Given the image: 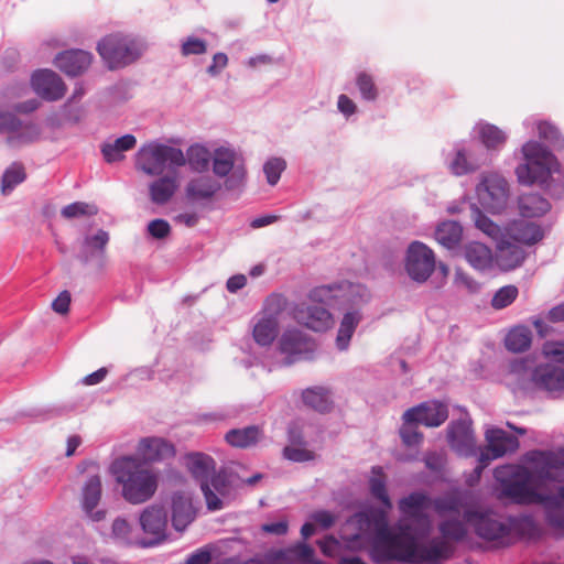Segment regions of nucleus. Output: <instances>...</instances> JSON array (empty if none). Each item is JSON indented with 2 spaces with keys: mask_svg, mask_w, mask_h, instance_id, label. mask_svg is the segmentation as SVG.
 Instances as JSON below:
<instances>
[{
  "mask_svg": "<svg viewBox=\"0 0 564 564\" xmlns=\"http://www.w3.org/2000/svg\"><path fill=\"white\" fill-rule=\"evenodd\" d=\"M368 521L376 527V541L372 557L379 562L399 560L415 563L417 555L416 539L408 525L400 523L399 530L392 533L388 527L387 514L383 510L370 512Z\"/></svg>",
  "mask_w": 564,
  "mask_h": 564,
  "instance_id": "obj_1",
  "label": "nucleus"
},
{
  "mask_svg": "<svg viewBox=\"0 0 564 564\" xmlns=\"http://www.w3.org/2000/svg\"><path fill=\"white\" fill-rule=\"evenodd\" d=\"M116 481L122 486V497L132 505L150 500L158 489V475L141 459L132 456L117 458L111 464Z\"/></svg>",
  "mask_w": 564,
  "mask_h": 564,
  "instance_id": "obj_2",
  "label": "nucleus"
},
{
  "mask_svg": "<svg viewBox=\"0 0 564 564\" xmlns=\"http://www.w3.org/2000/svg\"><path fill=\"white\" fill-rule=\"evenodd\" d=\"M525 163L516 169L518 182L522 185L543 184L551 175L554 155L536 141H529L522 147Z\"/></svg>",
  "mask_w": 564,
  "mask_h": 564,
  "instance_id": "obj_3",
  "label": "nucleus"
},
{
  "mask_svg": "<svg viewBox=\"0 0 564 564\" xmlns=\"http://www.w3.org/2000/svg\"><path fill=\"white\" fill-rule=\"evenodd\" d=\"M186 163L181 149L150 142L142 145L135 155V165L148 175H160L167 167H178Z\"/></svg>",
  "mask_w": 564,
  "mask_h": 564,
  "instance_id": "obj_4",
  "label": "nucleus"
},
{
  "mask_svg": "<svg viewBox=\"0 0 564 564\" xmlns=\"http://www.w3.org/2000/svg\"><path fill=\"white\" fill-rule=\"evenodd\" d=\"M465 520L475 529L476 534L496 546H508L516 541L513 525L494 512L465 511Z\"/></svg>",
  "mask_w": 564,
  "mask_h": 564,
  "instance_id": "obj_5",
  "label": "nucleus"
},
{
  "mask_svg": "<svg viewBox=\"0 0 564 564\" xmlns=\"http://www.w3.org/2000/svg\"><path fill=\"white\" fill-rule=\"evenodd\" d=\"M516 467L502 466L495 469V478L501 482L502 496L510 498L517 503H541L543 506L556 505L557 498L552 495H543L536 492L529 484V477L514 480H506V476L516 475Z\"/></svg>",
  "mask_w": 564,
  "mask_h": 564,
  "instance_id": "obj_6",
  "label": "nucleus"
},
{
  "mask_svg": "<svg viewBox=\"0 0 564 564\" xmlns=\"http://www.w3.org/2000/svg\"><path fill=\"white\" fill-rule=\"evenodd\" d=\"M97 51L108 68L117 69L138 59L142 47L137 41L128 36L110 34L98 43Z\"/></svg>",
  "mask_w": 564,
  "mask_h": 564,
  "instance_id": "obj_7",
  "label": "nucleus"
},
{
  "mask_svg": "<svg viewBox=\"0 0 564 564\" xmlns=\"http://www.w3.org/2000/svg\"><path fill=\"white\" fill-rule=\"evenodd\" d=\"M285 305L286 300L280 294H271L267 297L261 316L252 329V337L258 345L267 347L274 341L279 332V315Z\"/></svg>",
  "mask_w": 564,
  "mask_h": 564,
  "instance_id": "obj_8",
  "label": "nucleus"
},
{
  "mask_svg": "<svg viewBox=\"0 0 564 564\" xmlns=\"http://www.w3.org/2000/svg\"><path fill=\"white\" fill-rule=\"evenodd\" d=\"M480 205L490 213L499 214L506 209L509 200V185L498 173H484L476 187Z\"/></svg>",
  "mask_w": 564,
  "mask_h": 564,
  "instance_id": "obj_9",
  "label": "nucleus"
},
{
  "mask_svg": "<svg viewBox=\"0 0 564 564\" xmlns=\"http://www.w3.org/2000/svg\"><path fill=\"white\" fill-rule=\"evenodd\" d=\"M527 460L532 464L534 475L545 481L564 484V447L554 451H532Z\"/></svg>",
  "mask_w": 564,
  "mask_h": 564,
  "instance_id": "obj_10",
  "label": "nucleus"
},
{
  "mask_svg": "<svg viewBox=\"0 0 564 564\" xmlns=\"http://www.w3.org/2000/svg\"><path fill=\"white\" fill-rule=\"evenodd\" d=\"M139 522L148 541L141 543L142 546H153L166 540L167 534V512L161 505H151L147 507L139 517Z\"/></svg>",
  "mask_w": 564,
  "mask_h": 564,
  "instance_id": "obj_11",
  "label": "nucleus"
},
{
  "mask_svg": "<svg viewBox=\"0 0 564 564\" xmlns=\"http://www.w3.org/2000/svg\"><path fill=\"white\" fill-rule=\"evenodd\" d=\"M280 351L286 356L285 364L312 359L316 345L299 329H286L279 340Z\"/></svg>",
  "mask_w": 564,
  "mask_h": 564,
  "instance_id": "obj_12",
  "label": "nucleus"
},
{
  "mask_svg": "<svg viewBox=\"0 0 564 564\" xmlns=\"http://www.w3.org/2000/svg\"><path fill=\"white\" fill-rule=\"evenodd\" d=\"M405 269L416 282H425L435 270L433 251L422 242H412L406 252Z\"/></svg>",
  "mask_w": 564,
  "mask_h": 564,
  "instance_id": "obj_13",
  "label": "nucleus"
},
{
  "mask_svg": "<svg viewBox=\"0 0 564 564\" xmlns=\"http://www.w3.org/2000/svg\"><path fill=\"white\" fill-rule=\"evenodd\" d=\"M448 417L447 405L440 401H426L408 409L403 413L405 424H422L427 427H437Z\"/></svg>",
  "mask_w": 564,
  "mask_h": 564,
  "instance_id": "obj_14",
  "label": "nucleus"
},
{
  "mask_svg": "<svg viewBox=\"0 0 564 564\" xmlns=\"http://www.w3.org/2000/svg\"><path fill=\"white\" fill-rule=\"evenodd\" d=\"M0 131L8 133V143L19 147L35 141L40 135V129L33 123H22L14 115L0 113Z\"/></svg>",
  "mask_w": 564,
  "mask_h": 564,
  "instance_id": "obj_15",
  "label": "nucleus"
},
{
  "mask_svg": "<svg viewBox=\"0 0 564 564\" xmlns=\"http://www.w3.org/2000/svg\"><path fill=\"white\" fill-rule=\"evenodd\" d=\"M236 164V154L234 151L228 149H217L214 154L213 171L219 176H227L231 171V176L226 181L228 188H235L239 186L246 175L243 166Z\"/></svg>",
  "mask_w": 564,
  "mask_h": 564,
  "instance_id": "obj_16",
  "label": "nucleus"
},
{
  "mask_svg": "<svg viewBox=\"0 0 564 564\" xmlns=\"http://www.w3.org/2000/svg\"><path fill=\"white\" fill-rule=\"evenodd\" d=\"M31 84L35 93L46 100H58L64 97L66 87L62 78L53 70H37L32 75Z\"/></svg>",
  "mask_w": 564,
  "mask_h": 564,
  "instance_id": "obj_17",
  "label": "nucleus"
},
{
  "mask_svg": "<svg viewBox=\"0 0 564 564\" xmlns=\"http://www.w3.org/2000/svg\"><path fill=\"white\" fill-rule=\"evenodd\" d=\"M137 452L142 459L141 462L147 465V463H155L174 457L175 447L162 437L152 436L140 440Z\"/></svg>",
  "mask_w": 564,
  "mask_h": 564,
  "instance_id": "obj_18",
  "label": "nucleus"
},
{
  "mask_svg": "<svg viewBox=\"0 0 564 564\" xmlns=\"http://www.w3.org/2000/svg\"><path fill=\"white\" fill-rule=\"evenodd\" d=\"M294 318L315 332H324L334 324L332 314L322 306L299 305L294 310Z\"/></svg>",
  "mask_w": 564,
  "mask_h": 564,
  "instance_id": "obj_19",
  "label": "nucleus"
},
{
  "mask_svg": "<svg viewBox=\"0 0 564 564\" xmlns=\"http://www.w3.org/2000/svg\"><path fill=\"white\" fill-rule=\"evenodd\" d=\"M536 368L534 360L520 358L510 362L509 384L514 390H531L535 386Z\"/></svg>",
  "mask_w": 564,
  "mask_h": 564,
  "instance_id": "obj_20",
  "label": "nucleus"
},
{
  "mask_svg": "<svg viewBox=\"0 0 564 564\" xmlns=\"http://www.w3.org/2000/svg\"><path fill=\"white\" fill-rule=\"evenodd\" d=\"M101 494L100 477L98 475L90 476L82 489V508L87 517L95 522H99L106 518V510L95 511V508L101 499Z\"/></svg>",
  "mask_w": 564,
  "mask_h": 564,
  "instance_id": "obj_21",
  "label": "nucleus"
},
{
  "mask_svg": "<svg viewBox=\"0 0 564 564\" xmlns=\"http://www.w3.org/2000/svg\"><path fill=\"white\" fill-rule=\"evenodd\" d=\"M196 518V511L192 503V497L183 491L172 496V525L183 532Z\"/></svg>",
  "mask_w": 564,
  "mask_h": 564,
  "instance_id": "obj_22",
  "label": "nucleus"
},
{
  "mask_svg": "<svg viewBox=\"0 0 564 564\" xmlns=\"http://www.w3.org/2000/svg\"><path fill=\"white\" fill-rule=\"evenodd\" d=\"M93 55L83 50H69L55 57V65L69 76H78L88 69Z\"/></svg>",
  "mask_w": 564,
  "mask_h": 564,
  "instance_id": "obj_23",
  "label": "nucleus"
},
{
  "mask_svg": "<svg viewBox=\"0 0 564 564\" xmlns=\"http://www.w3.org/2000/svg\"><path fill=\"white\" fill-rule=\"evenodd\" d=\"M454 547L443 538H435L425 545H417L415 564H436L452 556Z\"/></svg>",
  "mask_w": 564,
  "mask_h": 564,
  "instance_id": "obj_24",
  "label": "nucleus"
},
{
  "mask_svg": "<svg viewBox=\"0 0 564 564\" xmlns=\"http://www.w3.org/2000/svg\"><path fill=\"white\" fill-rule=\"evenodd\" d=\"M525 259L524 250L518 245L501 240L497 246L496 263L503 271L513 270L522 264Z\"/></svg>",
  "mask_w": 564,
  "mask_h": 564,
  "instance_id": "obj_25",
  "label": "nucleus"
},
{
  "mask_svg": "<svg viewBox=\"0 0 564 564\" xmlns=\"http://www.w3.org/2000/svg\"><path fill=\"white\" fill-rule=\"evenodd\" d=\"M534 388L549 392L564 390V369L554 365H541L536 368Z\"/></svg>",
  "mask_w": 564,
  "mask_h": 564,
  "instance_id": "obj_26",
  "label": "nucleus"
},
{
  "mask_svg": "<svg viewBox=\"0 0 564 564\" xmlns=\"http://www.w3.org/2000/svg\"><path fill=\"white\" fill-rule=\"evenodd\" d=\"M487 446L494 452V457H502L507 453L518 449L519 441L516 436L508 434L503 430L496 429L487 432Z\"/></svg>",
  "mask_w": 564,
  "mask_h": 564,
  "instance_id": "obj_27",
  "label": "nucleus"
},
{
  "mask_svg": "<svg viewBox=\"0 0 564 564\" xmlns=\"http://www.w3.org/2000/svg\"><path fill=\"white\" fill-rule=\"evenodd\" d=\"M465 259L476 270L485 271L491 268L494 256L491 250L484 243L473 241L465 246Z\"/></svg>",
  "mask_w": 564,
  "mask_h": 564,
  "instance_id": "obj_28",
  "label": "nucleus"
},
{
  "mask_svg": "<svg viewBox=\"0 0 564 564\" xmlns=\"http://www.w3.org/2000/svg\"><path fill=\"white\" fill-rule=\"evenodd\" d=\"M108 242L109 234L102 229H99L93 236L85 237L82 247V262L87 263L96 256L104 258Z\"/></svg>",
  "mask_w": 564,
  "mask_h": 564,
  "instance_id": "obj_29",
  "label": "nucleus"
},
{
  "mask_svg": "<svg viewBox=\"0 0 564 564\" xmlns=\"http://www.w3.org/2000/svg\"><path fill=\"white\" fill-rule=\"evenodd\" d=\"M519 210L523 217H541L551 209L546 198L536 193L523 194L519 197Z\"/></svg>",
  "mask_w": 564,
  "mask_h": 564,
  "instance_id": "obj_30",
  "label": "nucleus"
},
{
  "mask_svg": "<svg viewBox=\"0 0 564 564\" xmlns=\"http://www.w3.org/2000/svg\"><path fill=\"white\" fill-rule=\"evenodd\" d=\"M137 144V139L132 134H124L113 142H107L101 145V153L107 163L118 162L124 159L123 152L132 150Z\"/></svg>",
  "mask_w": 564,
  "mask_h": 564,
  "instance_id": "obj_31",
  "label": "nucleus"
},
{
  "mask_svg": "<svg viewBox=\"0 0 564 564\" xmlns=\"http://www.w3.org/2000/svg\"><path fill=\"white\" fill-rule=\"evenodd\" d=\"M262 437V431L256 426L243 429H232L226 433L225 440L228 444L237 448H247L256 445Z\"/></svg>",
  "mask_w": 564,
  "mask_h": 564,
  "instance_id": "obj_32",
  "label": "nucleus"
},
{
  "mask_svg": "<svg viewBox=\"0 0 564 564\" xmlns=\"http://www.w3.org/2000/svg\"><path fill=\"white\" fill-rule=\"evenodd\" d=\"M429 507V498L422 492H413L399 501V509L402 514L409 518H415L427 523V518L423 514Z\"/></svg>",
  "mask_w": 564,
  "mask_h": 564,
  "instance_id": "obj_33",
  "label": "nucleus"
},
{
  "mask_svg": "<svg viewBox=\"0 0 564 564\" xmlns=\"http://www.w3.org/2000/svg\"><path fill=\"white\" fill-rule=\"evenodd\" d=\"M176 188V176L166 175L160 177L149 186L150 198L154 204L163 205L173 197Z\"/></svg>",
  "mask_w": 564,
  "mask_h": 564,
  "instance_id": "obj_34",
  "label": "nucleus"
},
{
  "mask_svg": "<svg viewBox=\"0 0 564 564\" xmlns=\"http://www.w3.org/2000/svg\"><path fill=\"white\" fill-rule=\"evenodd\" d=\"M185 459L188 470L200 482L207 481L208 476L215 470V460L206 454L191 453Z\"/></svg>",
  "mask_w": 564,
  "mask_h": 564,
  "instance_id": "obj_35",
  "label": "nucleus"
},
{
  "mask_svg": "<svg viewBox=\"0 0 564 564\" xmlns=\"http://www.w3.org/2000/svg\"><path fill=\"white\" fill-rule=\"evenodd\" d=\"M220 189V184L209 176L192 180L186 186V194L192 199H208Z\"/></svg>",
  "mask_w": 564,
  "mask_h": 564,
  "instance_id": "obj_36",
  "label": "nucleus"
},
{
  "mask_svg": "<svg viewBox=\"0 0 564 564\" xmlns=\"http://www.w3.org/2000/svg\"><path fill=\"white\" fill-rule=\"evenodd\" d=\"M302 400L305 405L322 413L329 412L333 406L329 391L323 387L305 389L302 392Z\"/></svg>",
  "mask_w": 564,
  "mask_h": 564,
  "instance_id": "obj_37",
  "label": "nucleus"
},
{
  "mask_svg": "<svg viewBox=\"0 0 564 564\" xmlns=\"http://www.w3.org/2000/svg\"><path fill=\"white\" fill-rule=\"evenodd\" d=\"M462 236L463 228L454 220L440 224L435 230V239L447 249H453L458 246L462 240Z\"/></svg>",
  "mask_w": 564,
  "mask_h": 564,
  "instance_id": "obj_38",
  "label": "nucleus"
},
{
  "mask_svg": "<svg viewBox=\"0 0 564 564\" xmlns=\"http://www.w3.org/2000/svg\"><path fill=\"white\" fill-rule=\"evenodd\" d=\"M510 236L517 242L534 245L543 238V231L533 223L519 221L511 227Z\"/></svg>",
  "mask_w": 564,
  "mask_h": 564,
  "instance_id": "obj_39",
  "label": "nucleus"
},
{
  "mask_svg": "<svg viewBox=\"0 0 564 564\" xmlns=\"http://www.w3.org/2000/svg\"><path fill=\"white\" fill-rule=\"evenodd\" d=\"M447 438L451 446L459 451L474 444L469 425L464 421L454 422L448 426Z\"/></svg>",
  "mask_w": 564,
  "mask_h": 564,
  "instance_id": "obj_40",
  "label": "nucleus"
},
{
  "mask_svg": "<svg viewBox=\"0 0 564 564\" xmlns=\"http://www.w3.org/2000/svg\"><path fill=\"white\" fill-rule=\"evenodd\" d=\"M476 129L481 143L489 150L499 149L507 140L506 133L495 124L480 122Z\"/></svg>",
  "mask_w": 564,
  "mask_h": 564,
  "instance_id": "obj_41",
  "label": "nucleus"
},
{
  "mask_svg": "<svg viewBox=\"0 0 564 564\" xmlns=\"http://www.w3.org/2000/svg\"><path fill=\"white\" fill-rule=\"evenodd\" d=\"M433 506L440 516L452 514L459 518L464 516L465 511H473L466 507L459 495H448L437 498L434 500Z\"/></svg>",
  "mask_w": 564,
  "mask_h": 564,
  "instance_id": "obj_42",
  "label": "nucleus"
},
{
  "mask_svg": "<svg viewBox=\"0 0 564 564\" xmlns=\"http://www.w3.org/2000/svg\"><path fill=\"white\" fill-rule=\"evenodd\" d=\"M531 341V330L525 326H518L508 333L505 345L510 351L521 352L529 349Z\"/></svg>",
  "mask_w": 564,
  "mask_h": 564,
  "instance_id": "obj_43",
  "label": "nucleus"
},
{
  "mask_svg": "<svg viewBox=\"0 0 564 564\" xmlns=\"http://www.w3.org/2000/svg\"><path fill=\"white\" fill-rule=\"evenodd\" d=\"M358 323L359 316L357 313L349 312L344 315L336 337V344L340 350L348 347Z\"/></svg>",
  "mask_w": 564,
  "mask_h": 564,
  "instance_id": "obj_44",
  "label": "nucleus"
},
{
  "mask_svg": "<svg viewBox=\"0 0 564 564\" xmlns=\"http://www.w3.org/2000/svg\"><path fill=\"white\" fill-rule=\"evenodd\" d=\"M463 519H448L443 521L440 524V532L443 535V539L446 541H460L467 534L466 524H469L464 516H460Z\"/></svg>",
  "mask_w": 564,
  "mask_h": 564,
  "instance_id": "obj_45",
  "label": "nucleus"
},
{
  "mask_svg": "<svg viewBox=\"0 0 564 564\" xmlns=\"http://www.w3.org/2000/svg\"><path fill=\"white\" fill-rule=\"evenodd\" d=\"M26 173L24 166L21 163H12L3 173L1 181V192L3 195H8L13 188L24 182Z\"/></svg>",
  "mask_w": 564,
  "mask_h": 564,
  "instance_id": "obj_46",
  "label": "nucleus"
},
{
  "mask_svg": "<svg viewBox=\"0 0 564 564\" xmlns=\"http://www.w3.org/2000/svg\"><path fill=\"white\" fill-rule=\"evenodd\" d=\"M371 495L380 500L387 509L392 508L391 500L388 496L386 488V477L382 473L381 467L372 468V477L369 480Z\"/></svg>",
  "mask_w": 564,
  "mask_h": 564,
  "instance_id": "obj_47",
  "label": "nucleus"
},
{
  "mask_svg": "<svg viewBox=\"0 0 564 564\" xmlns=\"http://www.w3.org/2000/svg\"><path fill=\"white\" fill-rule=\"evenodd\" d=\"M471 217L475 226L488 237L498 240L502 236L501 228L487 217L478 207L473 208Z\"/></svg>",
  "mask_w": 564,
  "mask_h": 564,
  "instance_id": "obj_48",
  "label": "nucleus"
},
{
  "mask_svg": "<svg viewBox=\"0 0 564 564\" xmlns=\"http://www.w3.org/2000/svg\"><path fill=\"white\" fill-rule=\"evenodd\" d=\"M210 153L200 145H193L187 150V162L196 172L206 171L209 166Z\"/></svg>",
  "mask_w": 564,
  "mask_h": 564,
  "instance_id": "obj_49",
  "label": "nucleus"
},
{
  "mask_svg": "<svg viewBox=\"0 0 564 564\" xmlns=\"http://www.w3.org/2000/svg\"><path fill=\"white\" fill-rule=\"evenodd\" d=\"M519 294L516 285L509 284L500 288L491 299V306L496 310H502L514 302Z\"/></svg>",
  "mask_w": 564,
  "mask_h": 564,
  "instance_id": "obj_50",
  "label": "nucleus"
},
{
  "mask_svg": "<svg viewBox=\"0 0 564 564\" xmlns=\"http://www.w3.org/2000/svg\"><path fill=\"white\" fill-rule=\"evenodd\" d=\"M98 213V208L94 204L85 202H75L65 206L61 214L64 218L72 219L80 216H94Z\"/></svg>",
  "mask_w": 564,
  "mask_h": 564,
  "instance_id": "obj_51",
  "label": "nucleus"
},
{
  "mask_svg": "<svg viewBox=\"0 0 564 564\" xmlns=\"http://www.w3.org/2000/svg\"><path fill=\"white\" fill-rule=\"evenodd\" d=\"M340 289H341L340 285H334V286L322 285V286H317V288L313 289L310 292L308 299L313 303L329 305L333 302V300H335L338 296L337 292Z\"/></svg>",
  "mask_w": 564,
  "mask_h": 564,
  "instance_id": "obj_52",
  "label": "nucleus"
},
{
  "mask_svg": "<svg viewBox=\"0 0 564 564\" xmlns=\"http://www.w3.org/2000/svg\"><path fill=\"white\" fill-rule=\"evenodd\" d=\"M132 527L123 518H117L111 525V536L121 544L131 545L133 540L131 538Z\"/></svg>",
  "mask_w": 564,
  "mask_h": 564,
  "instance_id": "obj_53",
  "label": "nucleus"
},
{
  "mask_svg": "<svg viewBox=\"0 0 564 564\" xmlns=\"http://www.w3.org/2000/svg\"><path fill=\"white\" fill-rule=\"evenodd\" d=\"M449 169L453 174L460 176L476 171L478 169V164L469 161L464 150H458L449 165Z\"/></svg>",
  "mask_w": 564,
  "mask_h": 564,
  "instance_id": "obj_54",
  "label": "nucleus"
},
{
  "mask_svg": "<svg viewBox=\"0 0 564 564\" xmlns=\"http://www.w3.org/2000/svg\"><path fill=\"white\" fill-rule=\"evenodd\" d=\"M544 507L547 524L564 538V510L557 503Z\"/></svg>",
  "mask_w": 564,
  "mask_h": 564,
  "instance_id": "obj_55",
  "label": "nucleus"
},
{
  "mask_svg": "<svg viewBox=\"0 0 564 564\" xmlns=\"http://www.w3.org/2000/svg\"><path fill=\"white\" fill-rule=\"evenodd\" d=\"M539 137L549 141L554 148L562 149L564 141L561 138L558 130L549 122H540L538 124Z\"/></svg>",
  "mask_w": 564,
  "mask_h": 564,
  "instance_id": "obj_56",
  "label": "nucleus"
},
{
  "mask_svg": "<svg viewBox=\"0 0 564 564\" xmlns=\"http://www.w3.org/2000/svg\"><path fill=\"white\" fill-rule=\"evenodd\" d=\"M285 161L279 158H273L264 164L263 172L270 185H275L279 182L281 173L285 170Z\"/></svg>",
  "mask_w": 564,
  "mask_h": 564,
  "instance_id": "obj_57",
  "label": "nucleus"
},
{
  "mask_svg": "<svg viewBox=\"0 0 564 564\" xmlns=\"http://www.w3.org/2000/svg\"><path fill=\"white\" fill-rule=\"evenodd\" d=\"M357 87L366 100H375L378 96V90L372 77L366 73H360L356 80Z\"/></svg>",
  "mask_w": 564,
  "mask_h": 564,
  "instance_id": "obj_58",
  "label": "nucleus"
},
{
  "mask_svg": "<svg viewBox=\"0 0 564 564\" xmlns=\"http://www.w3.org/2000/svg\"><path fill=\"white\" fill-rule=\"evenodd\" d=\"M400 436L404 445L406 446H419L423 441V434L413 426V424H405L400 429Z\"/></svg>",
  "mask_w": 564,
  "mask_h": 564,
  "instance_id": "obj_59",
  "label": "nucleus"
},
{
  "mask_svg": "<svg viewBox=\"0 0 564 564\" xmlns=\"http://www.w3.org/2000/svg\"><path fill=\"white\" fill-rule=\"evenodd\" d=\"M283 456L292 462L303 463L313 460L315 458V454L312 451H308L304 447L297 446H285L283 449Z\"/></svg>",
  "mask_w": 564,
  "mask_h": 564,
  "instance_id": "obj_60",
  "label": "nucleus"
},
{
  "mask_svg": "<svg viewBox=\"0 0 564 564\" xmlns=\"http://www.w3.org/2000/svg\"><path fill=\"white\" fill-rule=\"evenodd\" d=\"M207 51V44L204 40L197 37H187L182 44V55H202Z\"/></svg>",
  "mask_w": 564,
  "mask_h": 564,
  "instance_id": "obj_61",
  "label": "nucleus"
},
{
  "mask_svg": "<svg viewBox=\"0 0 564 564\" xmlns=\"http://www.w3.org/2000/svg\"><path fill=\"white\" fill-rule=\"evenodd\" d=\"M200 489L204 494L207 508L212 511L219 510L223 508V501L216 491H214L208 481H202Z\"/></svg>",
  "mask_w": 564,
  "mask_h": 564,
  "instance_id": "obj_62",
  "label": "nucleus"
},
{
  "mask_svg": "<svg viewBox=\"0 0 564 564\" xmlns=\"http://www.w3.org/2000/svg\"><path fill=\"white\" fill-rule=\"evenodd\" d=\"M148 232L155 239H164L170 235L171 226L164 219H154L149 223Z\"/></svg>",
  "mask_w": 564,
  "mask_h": 564,
  "instance_id": "obj_63",
  "label": "nucleus"
},
{
  "mask_svg": "<svg viewBox=\"0 0 564 564\" xmlns=\"http://www.w3.org/2000/svg\"><path fill=\"white\" fill-rule=\"evenodd\" d=\"M543 352L547 358L564 365V344L546 343L543 347Z\"/></svg>",
  "mask_w": 564,
  "mask_h": 564,
  "instance_id": "obj_64",
  "label": "nucleus"
}]
</instances>
